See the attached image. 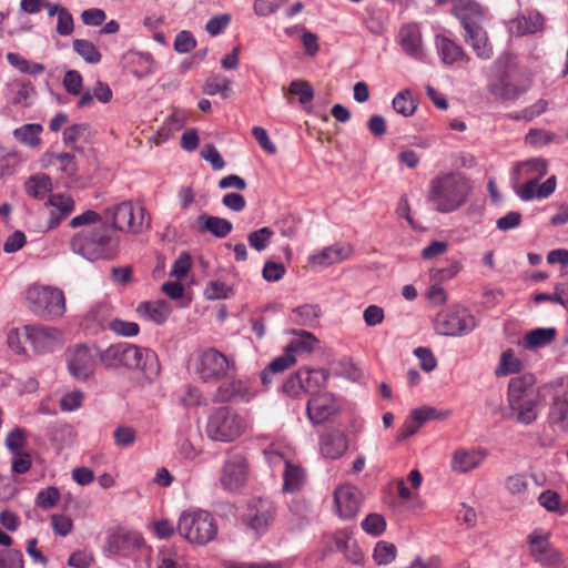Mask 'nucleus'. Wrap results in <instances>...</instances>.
Listing matches in <instances>:
<instances>
[{
	"instance_id": "nucleus-1",
	"label": "nucleus",
	"mask_w": 568,
	"mask_h": 568,
	"mask_svg": "<svg viewBox=\"0 0 568 568\" xmlns=\"http://www.w3.org/2000/svg\"><path fill=\"white\" fill-rule=\"evenodd\" d=\"M71 229H80L70 239V250L83 258L95 262L112 260L118 252L119 241L113 229L93 210L72 217Z\"/></svg>"
},
{
	"instance_id": "nucleus-2",
	"label": "nucleus",
	"mask_w": 568,
	"mask_h": 568,
	"mask_svg": "<svg viewBox=\"0 0 568 568\" xmlns=\"http://www.w3.org/2000/svg\"><path fill=\"white\" fill-rule=\"evenodd\" d=\"M473 192L471 181L460 172H440L428 183L427 202L438 213L462 209Z\"/></svg>"
},
{
	"instance_id": "nucleus-3",
	"label": "nucleus",
	"mask_w": 568,
	"mask_h": 568,
	"mask_svg": "<svg viewBox=\"0 0 568 568\" xmlns=\"http://www.w3.org/2000/svg\"><path fill=\"white\" fill-rule=\"evenodd\" d=\"M507 403L510 417L517 423L529 425L537 419L540 394L531 374L513 377L507 388Z\"/></svg>"
},
{
	"instance_id": "nucleus-4",
	"label": "nucleus",
	"mask_w": 568,
	"mask_h": 568,
	"mask_svg": "<svg viewBox=\"0 0 568 568\" xmlns=\"http://www.w3.org/2000/svg\"><path fill=\"white\" fill-rule=\"evenodd\" d=\"M495 67L503 72L498 78L489 81L487 90L496 99L516 100L529 90L531 78L525 69L517 65L513 55H500L495 61Z\"/></svg>"
},
{
	"instance_id": "nucleus-5",
	"label": "nucleus",
	"mask_w": 568,
	"mask_h": 568,
	"mask_svg": "<svg viewBox=\"0 0 568 568\" xmlns=\"http://www.w3.org/2000/svg\"><path fill=\"white\" fill-rule=\"evenodd\" d=\"M250 428V422L239 409L223 405L213 408L205 422V435L214 442L231 444L239 440Z\"/></svg>"
},
{
	"instance_id": "nucleus-6",
	"label": "nucleus",
	"mask_w": 568,
	"mask_h": 568,
	"mask_svg": "<svg viewBox=\"0 0 568 568\" xmlns=\"http://www.w3.org/2000/svg\"><path fill=\"white\" fill-rule=\"evenodd\" d=\"M176 531L187 542L204 546L215 539L219 525L210 511L190 508L180 514Z\"/></svg>"
},
{
	"instance_id": "nucleus-7",
	"label": "nucleus",
	"mask_w": 568,
	"mask_h": 568,
	"mask_svg": "<svg viewBox=\"0 0 568 568\" xmlns=\"http://www.w3.org/2000/svg\"><path fill=\"white\" fill-rule=\"evenodd\" d=\"M191 367L203 382H219L234 368V363L215 348L196 351L191 357Z\"/></svg>"
},
{
	"instance_id": "nucleus-8",
	"label": "nucleus",
	"mask_w": 568,
	"mask_h": 568,
	"mask_svg": "<svg viewBox=\"0 0 568 568\" xmlns=\"http://www.w3.org/2000/svg\"><path fill=\"white\" fill-rule=\"evenodd\" d=\"M29 308L43 318H58L65 313V298L61 290L52 286L33 285L26 295Z\"/></svg>"
},
{
	"instance_id": "nucleus-9",
	"label": "nucleus",
	"mask_w": 568,
	"mask_h": 568,
	"mask_svg": "<svg viewBox=\"0 0 568 568\" xmlns=\"http://www.w3.org/2000/svg\"><path fill=\"white\" fill-rule=\"evenodd\" d=\"M477 324L476 317L466 307L453 305L437 314L434 327L439 335L459 337L470 334Z\"/></svg>"
},
{
	"instance_id": "nucleus-10",
	"label": "nucleus",
	"mask_w": 568,
	"mask_h": 568,
	"mask_svg": "<svg viewBox=\"0 0 568 568\" xmlns=\"http://www.w3.org/2000/svg\"><path fill=\"white\" fill-rule=\"evenodd\" d=\"M105 217L112 220V229L140 233L150 226L145 210L141 204L131 201L121 202L105 211Z\"/></svg>"
},
{
	"instance_id": "nucleus-11",
	"label": "nucleus",
	"mask_w": 568,
	"mask_h": 568,
	"mask_svg": "<svg viewBox=\"0 0 568 568\" xmlns=\"http://www.w3.org/2000/svg\"><path fill=\"white\" fill-rule=\"evenodd\" d=\"M527 544L530 557L541 567L560 568L567 565L568 559L551 544L549 534L534 530L527 536Z\"/></svg>"
},
{
	"instance_id": "nucleus-12",
	"label": "nucleus",
	"mask_w": 568,
	"mask_h": 568,
	"mask_svg": "<svg viewBox=\"0 0 568 568\" xmlns=\"http://www.w3.org/2000/svg\"><path fill=\"white\" fill-rule=\"evenodd\" d=\"M26 339L30 343L36 354L51 353L62 343V333L54 327L43 325H26L23 327Z\"/></svg>"
},
{
	"instance_id": "nucleus-13",
	"label": "nucleus",
	"mask_w": 568,
	"mask_h": 568,
	"mask_svg": "<svg viewBox=\"0 0 568 568\" xmlns=\"http://www.w3.org/2000/svg\"><path fill=\"white\" fill-rule=\"evenodd\" d=\"M67 368L77 381L89 379L95 369V352L84 345H78L65 352Z\"/></svg>"
},
{
	"instance_id": "nucleus-14",
	"label": "nucleus",
	"mask_w": 568,
	"mask_h": 568,
	"mask_svg": "<svg viewBox=\"0 0 568 568\" xmlns=\"http://www.w3.org/2000/svg\"><path fill=\"white\" fill-rule=\"evenodd\" d=\"M248 464L244 456L234 454L229 456L222 468L220 481L222 487L229 491H237L247 481Z\"/></svg>"
},
{
	"instance_id": "nucleus-15",
	"label": "nucleus",
	"mask_w": 568,
	"mask_h": 568,
	"mask_svg": "<svg viewBox=\"0 0 568 568\" xmlns=\"http://www.w3.org/2000/svg\"><path fill=\"white\" fill-rule=\"evenodd\" d=\"M339 412V404L332 393H316L311 396L306 405V414L315 425L328 422Z\"/></svg>"
},
{
	"instance_id": "nucleus-16",
	"label": "nucleus",
	"mask_w": 568,
	"mask_h": 568,
	"mask_svg": "<svg viewBox=\"0 0 568 568\" xmlns=\"http://www.w3.org/2000/svg\"><path fill=\"white\" fill-rule=\"evenodd\" d=\"M129 354V371H138L148 382H152L160 373V363L156 354L146 347L131 344Z\"/></svg>"
},
{
	"instance_id": "nucleus-17",
	"label": "nucleus",
	"mask_w": 568,
	"mask_h": 568,
	"mask_svg": "<svg viewBox=\"0 0 568 568\" xmlns=\"http://www.w3.org/2000/svg\"><path fill=\"white\" fill-rule=\"evenodd\" d=\"M362 501V493L351 484L341 485L334 491L335 511L342 519H352L357 516Z\"/></svg>"
},
{
	"instance_id": "nucleus-18",
	"label": "nucleus",
	"mask_w": 568,
	"mask_h": 568,
	"mask_svg": "<svg viewBox=\"0 0 568 568\" xmlns=\"http://www.w3.org/2000/svg\"><path fill=\"white\" fill-rule=\"evenodd\" d=\"M487 457L485 448H458L452 454L450 469L455 474H468L479 468Z\"/></svg>"
},
{
	"instance_id": "nucleus-19",
	"label": "nucleus",
	"mask_w": 568,
	"mask_h": 568,
	"mask_svg": "<svg viewBox=\"0 0 568 568\" xmlns=\"http://www.w3.org/2000/svg\"><path fill=\"white\" fill-rule=\"evenodd\" d=\"M397 40L402 50L410 58L419 61L425 58L426 52L418 24L408 23L403 26L399 29Z\"/></svg>"
},
{
	"instance_id": "nucleus-20",
	"label": "nucleus",
	"mask_w": 568,
	"mask_h": 568,
	"mask_svg": "<svg viewBox=\"0 0 568 568\" xmlns=\"http://www.w3.org/2000/svg\"><path fill=\"white\" fill-rule=\"evenodd\" d=\"M552 405L550 408V419L555 424H561L568 427V376L554 382Z\"/></svg>"
},
{
	"instance_id": "nucleus-21",
	"label": "nucleus",
	"mask_w": 568,
	"mask_h": 568,
	"mask_svg": "<svg viewBox=\"0 0 568 568\" xmlns=\"http://www.w3.org/2000/svg\"><path fill=\"white\" fill-rule=\"evenodd\" d=\"M353 253L348 243H335L326 246L308 257V264L314 267H328L347 260Z\"/></svg>"
},
{
	"instance_id": "nucleus-22",
	"label": "nucleus",
	"mask_w": 568,
	"mask_h": 568,
	"mask_svg": "<svg viewBox=\"0 0 568 568\" xmlns=\"http://www.w3.org/2000/svg\"><path fill=\"white\" fill-rule=\"evenodd\" d=\"M320 453L324 458L338 459L348 449L347 436L338 429H329L320 437Z\"/></svg>"
},
{
	"instance_id": "nucleus-23",
	"label": "nucleus",
	"mask_w": 568,
	"mask_h": 568,
	"mask_svg": "<svg viewBox=\"0 0 568 568\" xmlns=\"http://www.w3.org/2000/svg\"><path fill=\"white\" fill-rule=\"evenodd\" d=\"M143 545V538L132 531L118 529L110 534L105 542V550L109 555L125 554L131 548H140Z\"/></svg>"
},
{
	"instance_id": "nucleus-24",
	"label": "nucleus",
	"mask_w": 568,
	"mask_h": 568,
	"mask_svg": "<svg viewBox=\"0 0 568 568\" xmlns=\"http://www.w3.org/2000/svg\"><path fill=\"white\" fill-rule=\"evenodd\" d=\"M275 516V508L268 500L260 499L253 507L252 513L245 517L246 525L257 534L264 532Z\"/></svg>"
},
{
	"instance_id": "nucleus-25",
	"label": "nucleus",
	"mask_w": 568,
	"mask_h": 568,
	"mask_svg": "<svg viewBox=\"0 0 568 568\" xmlns=\"http://www.w3.org/2000/svg\"><path fill=\"white\" fill-rule=\"evenodd\" d=\"M219 393L223 400L248 403L256 396L257 392L248 381L237 378L222 384L219 387Z\"/></svg>"
},
{
	"instance_id": "nucleus-26",
	"label": "nucleus",
	"mask_w": 568,
	"mask_h": 568,
	"mask_svg": "<svg viewBox=\"0 0 568 568\" xmlns=\"http://www.w3.org/2000/svg\"><path fill=\"white\" fill-rule=\"evenodd\" d=\"M540 179L530 178L528 181L515 189L516 194L523 201H531L534 199H546L551 195L556 189V176H549L544 183H539Z\"/></svg>"
},
{
	"instance_id": "nucleus-27",
	"label": "nucleus",
	"mask_w": 568,
	"mask_h": 568,
	"mask_svg": "<svg viewBox=\"0 0 568 568\" xmlns=\"http://www.w3.org/2000/svg\"><path fill=\"white\" fill-rule=\"evenodd\" d=\"M435 48L440 61L446 65L469 61V57L465 52L464 48L445 36H436Z\"/></svg>"
},
{
	"instance_id": "nucleus-28",
	"label": "nucleus",
	"mask_w": 568,
	"mask_h": 568,
	"mask_svg": "<svg viewBox=\"0 0 568 568\" xmlns=\"http://www.w3.org/2000/svg\"><path fill=\"white\" fill-rule=\"evenodd\" d=\"M48 204L52 207L48 219V229L53 230L65 220L75 207L74 200L63 193H55L50 195Z\"/></svg>"
},
{
	"instance_id": "nucleus-29",
	"label": "nucleus",
	"mask_w": 568,
	"mask_h": 568,
	"mask_svg": "<svg viewBox=\"0 0 568 568\" xmlns=\"http://www.w3.org/2000/svg\"><path fill=\"white\" fill-rule=\"evenodd\" d=\"M465 30V41L468 43L477 58L489 60L493 57V45L488 39L487 32L481 26L470 27Z\"/></svg>"
},
{
	"instance_id": "nucleus-30",
	"label": "nucleus",
	"mask_w": 568,
	"mask_h": 568,
	"mask_svg": "<svg viewBox=\"0 0 568 568\" xmlns=\"http://www.w3.org/2000/svg\"><path fill=\"white\" fill-rule=\"evenodd\" d=\"M454 14L460 21L464 30H468V26L478 27L484 17L481 6L474 0H459L453 9Z\"/></svg>"
},
{
	"instance_id": "nucleus-31",
	"label": "nucleus",
	"mask_w": 568,
	"mask_h": 568,
	"mask_svg": "<svg viewBox=\"0 0 568 568\" xmlns=\"http://www.w3.org/2000/svg\"><path fill=\"white\" fill-rule=\"evenodd\" d=\"M130 343H118L110 345L100 353V361L106 368L118 369L128 368Z\"/></svg>"
},
{
	"instance_id": "nucleus-32",
	"label": "nucleus",
	"mask_w": 568,
	"mask_h": 568,
	"mask_svg": "<svg viewBox=\"0 0 568 568\" xmlns=\"http://www.w3.org/2000/svg\"><path fill=\"white\" fill-rule=\"evenodd\" d=\"M196 222L202 233L209 232L219 239L226 237L233 230V224L229 220L205 213L199 215Z\"/></svg>"
},
{
	"instance_id": "nucleus-33",
	"label": "nucleus",
	"mask_w": 568,
	"mask_h": 568,
	"mask_svg": "<svg viewBox=\"0 0 568 568\" xmlns=\"http://www.w3.org/2000/svg\"><path fill=\"white\" fill-rule=\"evenodd\" d=\"M298 373L302 375L304 395L320 393L318 390L326 386L329 376L328 372L322 368L303 367L298 369Z\"/></svg>"
},
{
	"instance_id": "nucleus-34",
	"label": "nucleus",
	"mask_w": 568,
	"mask_h": 568,
	"mask_svg": "<svg viewBox=\"0 0 568 568\" xmlns=\"http://www.w3.org/2000/svg\"><path fill=\"white\" fill-rule=\"evenodd\" d=\"M139 315L155 324H163L171 314V307L166 302H143L136 308Z\"/></svg>"
},
{
	"instance_id": "nucleus-35",
	"label": "nucleus",
	"mask_w": 568,
	"mask_h": 568,
	"mask_svg": "<svg viewBox=\"0 0 568 568\" xmlns=\"http://www.w3.org/2000/svg\"><path fill=\"white\" fill-rule=\"evenodd\" d=\"M43 168L54 166L67 176H72L77 171L74 156L70 153H44L41 156Z\"/></svg>"
},
{
	"instance_id": "nucleus-36",
	"label": "nucleus",
	"mask_w": 568,
	"mask_h": 568,
	"mask_svg": "<svg viewBox=\"0 0 568 568\" xmlns=\"http://www.w3.org/2000/svg\"><path fill=\"white\" fill-rule=\"evenodd\" d=\"M284 465L285 469L283 473V491H298L306 483L305 470L300 465L293 464L288 460H285Z\"/></svg>"
},
{
	"instance_id": "nucleus-37",
	"label": "nucleus",
	"mask_w": 568,
	"mask_h": 568,
	"mask_svg": "<svg viewBox=\"0 0 568 568\" xmlns=\"http://www.w3.org/2000/svg\"><path fill=\"white\" fill-rule=\"evenodd\" d=\"M556 333L554 327L535 328L524 336L520 344L524 348L530 351L545 347L555 339Z\"/></svg>"
},
{
	"instance_id": "nucleus-38",
	"label": "nucleus",
	"mask_w": 568,
	"mask_h": 568,
	"mask_svg": "<svg viewBox=\"0 0 568 568\" xmlns=\"http://www.w3.org/2000/svg\"><path fill=\"white\" fill-rule=\"evenodd\" d=\"M295 337L286 346L288 352L297 358L302 354H311L318 345V339L304 329L294 331Z\"/></svg>"
},
{
	"instance_id": "nucleus-39",
	"label": "nucleus",
	"mask_w": 568,
	"mask_h": 568,
	"mask_svg": "<svg viewBox=\"0 0 568 568\" xmlns=\"http://www.w3.org/2000/svg\"><path fill=\"white\" fill-rule=\"evenodd\" d=\"M524 368L523 361L517 357L513 349H506L501 353L499 363L495 368V375L503 377L511 374H517Z\"/></svg>"
},
{
	"instance_id": "nucleus-40",
	"label": "nucleus",
	"mask_w": 568,
	"mask_h": 568,
	"mask_svg": "<svg viewBox=\"0 0 568 568\" xmlns=\"http://www.w3.org/2000/svg\"><path fill=\"white\" fill-rule=\"evenodd\" d=\"M52 189L49 175L39 173L28 179L26 182L27 193L34 199H44Z\"/></svg>"
},
{
	"instance_id": "nucleus-41",
	"label": "nucleus",
	"mask_w": 568,
	"mask_h": 568,
	"mask_svg": "<svg viewBox=\"0 0 568 568\" xmlns=\"http://www.w3.org/2000/svg\"><path fill=\"white\" fill-rule=\"evenodd\" d=\"M72 48L87 63L97 64L102 59L99 49L89 40L75 39L72 42Z\"/></svg>"
},
{
	"instance_id": "nucleus-42",
	"label": "nucleus",
	"mask_w": 568,
	"mask_h": 568,
	"mask_svg": "<svg viewBox=\"0 0 568 568\" xmlns=\"http://www.w3.org/2000/svg\"><path fill=\"white\" fill-rule=\"evenodd\" d=\"M42 131V126L40 124H24L13 131L14 138L31 148H36L40 144V133Z\"/></svg>"
},
{
	"instance_id": "nucleus-43",
	"label": "nucleus",
	"mask_w": 568,
	"mask_h": 568,
	"mask_svg": "<svg viewBox=\"0 0 568 568\" xmlns=\"http://www.w3.org/2000/svg\"><path fill=\"white\" fill-rule=\"evenodd\" d=\"M320 316V308L316 305H303L294 308L291 320L302 326H313Z\"/></svg>"
},
{
	"instance_id": "nucleus-44",
	"label": "nucleus",
	"mask_w": 568,
	"mask_h": 568,
	"mask_svg": "<svg viewBox=\"0 0 568 568\" xmlns=\"http://www.w3.org/2000/svg\"><path fill=\"white\" fill-rule=\"evenodd\" d=\"M516 170L523 173L528 179L537 178L541 179L547 174L548 166L547 162L544 159H530L528 161L521 162L516 166Z\"/></svg>"
},
{
	"instance_id": "nucleus-45",
	"label": "nucleus",
	"mask_w": 568,
	"mask_h": 568,
	"mask_svg": "<svg viewBox=\"0 0 568 568\" xmlns=\"http://www.w3.org/2000/svg\"><path fill=\"white\" fill-rule=\"evenodd\" d=\"M393 108L398 114L408 118L415 113L417 105L412 97L410 91L406 89L398 92L394 97Z\"/></svg>"
},
{
	"instance_id": "nucleus-46",
	"label": "nucleus",
	"mask_w": 568,
	"mask_h": 568,
	"mask_svg": "<svg viewBox=\"0 0 568 568\" xmlns=\"http://www.w3.org/2000/svg\"><path fill=\"white\" fill-rule=\"evenodd\" d=\"M231 81L222 75V74H212L210 75L204 85L203 92L207 95L222 94V97L226 98V92L230 91Z\"/></svg>"
},
{
	"instance_id": "nucleus-47",
	"label": "nucleus",
	"mask_w": 568,
	"mask_h": 568,
	"mask_svg": "<svg viewBox=\"0 0 568 568\" xmlns=\"http://www.w3.org/2000/svg\"><path fill=\"white\" fill-rule=\"evenodd\" d=\"M273 235V230L271 227L264 226L251 232L247 235V242L252 248L256 250L257 252H262L268 246Z\"/></svg>"
},
{
	"instance_id": "nucleus-48",
	"label": "nucleus",
	"mask_w": 568,
	"mask_h": 568,
	"mask_svg": "<svg viewBox=\"0 0 568 568\" xmlns=\"http://www.w3.org/2000/svg\"><path fill=\"white\" fill-rule=\"evenodd\" d=\"M60 498H61L60 490L54 486H50L44 489H41L37 494L36 505L43 510H49V509L53 508L54 506H57Z\"/></svg>"
},
{
	"instance_id": "nucleus-49",
	"label": "nucleus",
	"mask_w": 568,
	"mask_h": 568,
	"mask_svg": "<svg viewBox=\"0 0 568 568\" xmlns=\"http://www.w3.org/2000/svg\"><path fill=\"white\" fill-rule=\"evenodd\" d=\"M396 547L386 541H378L374 548L373 558L378 565H388L396 558Z\"/></svg>"
},
{
	"instance_id": "nucleus-50",
	"label": "nucleus",
	"mask_w": 568,
	"mask_h": 568,
	"mask_svg": "<svg viewBox=\"0 0 568 568\" xmlns=\"http://www.w3.org/2000/svg\"><path fill=\"white\" fill-rule=\"evenodd\" d=\"M290 94L298 97L301 104L310 103L314 98V90L311 84L304 80H294L287 89Z\"/></svg>"
},
{
	"instance_id": "nucleus-51",
	"label": "nucleus",
	"mask_w": 568,
	"mask_h": 568,
	"mask_svg": "<svg viewBox=\"0 0 568 568\" xmlns=\"http://www.w3.org/2000/svg\"><path fill=\"white\" fill-rule=\"evenodd\" d=\"M12 102L16 104L27 105L29 100L34 95L36 91L31 83L14 82L11 85Z\"/></svg>"
},
{
	"instance_id": "nucleus-52",
	"label": "nucleus",
	"mask_w": 568,
	"mask_h": 568,
	"mask_svg": "<svg viewBox=\"0 0 568 568\" xmlns=\"http://www.w3.org/2000/svg\"><path fill=\"white\" fill-rule=\"evenodd\" d=\"M459 271L460 264L458 262H454L446 267L433 268L429 272L430 282L442 284L454 278Z\"/></svg>"
},
{
	"instance_id": "nucleus-53",
	"label": "nucleus",
	"mask_w": 568,
	"mask_h": 568,
	"mask_svg": "<svg viewBox=\"0 0 568 568\" xmlns=\"http://www.w3.org/2000/svg\"><path fill=\"white\" fill-rule=\"evenodd\" d=\"M63 88L71 95H79L83 89V78L77 70H68L62 80Z\"/></svg>"
},
{
	"instance_id": "nucleus-54",
	"label": "nucleus",
	"mask_w": 568,
	"mask_h": 568,
	"mask_svg": "<svg viewBox=\"0 0 568 568\" xmlns=\"http://www.w3.org/2000/svg\"><path fill=\"white\" fill-rule=\"evenodd\" d=\"M364 531L373 536H379L386 528L385 518L379 514H369L361 524Z\"/></svg>"
},
{
	"instance_id": "nucleus-55",
	"label": "nucleus",
	"mask_w": 568,
	"mask_h": 568,
	"mask_svg": "<svg viewBox=\"0 0 568 568\" xmlns=\"http://www.w3.org/2000/svg\"><path fill=\"white\" fill-rule=\"evenodd\" d=\"M303 387L302 375L297 371L285 379L284 384L282 385V390L290 397L300 398L304 395Z\"/></svg>"
},
{
	"instance_id": "nucleus-56",
	"label": "nucleus",
	"mask_w": 568,
	"mask_h": 568,
	"mask_svg": "<svg viewBox=\"0 0 568 568\" xmlns=\"http://www.w3.org/2000/svg\"><path fill=\"white\" fill-rule=\"evenodd\" d=\"M113 439L118 447L126 448L135 443L136 432L130 426H119L113 432Z\"/></svg>"
},
{
	"instance_id": "nucleus-57",
	"label": "nucleus",
	"mask_w": 568,
	"mask_h": 568,
	"mask_svg": "<svg viewBox=\"0 0 568 568\" xmlns=\"http://www.w3.org/2000/svg\"><path fill=\"white\" fill-rule=\"evenodd\" d=\"M84 394L80 389H73L65 393L60 398V408L62 412L77 410L83 403Z\"/></svg>"
},
{
	"instance_id": "nucleus-58",
	"label": "nucleus",
	"mask_w": 568,
	"mask_h": 568,
	"mask_svg": "<svg viewBox=\"0 0 568 568\" xmlns=\"http://www.w3.org/2000/svg\"><path fill=\"white\" fill-rule=\"evenodd\" d=\"M53 532L60 537L68 536L73 528V521L70 517L61 514H54L50 517Z\"/></svg>"
},
{
	"instance_id": "nucleus-59",
	"label": "nucleus",
	"mask_w": 568,
	"mask_h": 568,
	"mask_svg": "<svg viewBox=\"0 0 568 568\" xmlns=\"http://www.w3.org/2000/svg\"><path fill=\"white\" fill-rule=\"evenodd\" d=\"M189 113L182 109H174L173 112L166 118L164 128L169 133L181 130L187 122Z\"/></svg>"
},
{
	"instance_id": "nucleus-60",
	"label": "nucleus",
	"mask_w": 568,
	"mask_h": 568,
	"mask_svg": "<svg viewBox=\"0 0 568 568\" xmlns=\"http://www.w3.org/2000/svg\"><path fill=\"white\" fill-rule=\"evenodd\" d=\"M23 557L19 550H0V568H23Z\"/></svg>"
},
{
	"instance_id": "nucleus-61",
	"label": "nucleus",
	"mask_w": 568,
	"mask_h": 568,
	"mask_svg": "<svg viewBox=\"0 0 568 568\" xmlns=\"http://www.w3.org/2000/svg\"><path fill=\"white\" fill-rule=\"evenodd\" d=\"M176 558L178 554L173 548L162 547L156 556V568H181Z\"/></svg>"
},
{
	"instance_id": "nucleus-62",
	"label": "nucleus",
	"mask_w": 568,
	"mask_h": 568,
	"mask_svg": "<svg viewBox=\"0 0 568 568\" xmlns=\"http://www.w3.org/2000/svg\"><path fill=\"white\" fill-rule=\"evenodd\" d=\"M192 266V260L189 253H181L178 258L174 261L172 268L170 271V275L175 278H183L189 273Z\"/></svg>"
},
{
	"instance_id": "nucleus-63",
	"label": "nucleus",
	"mask_w": 568,
	"mask_h": 568,
	"mask_svg": "<svg viewBox=\"0 0 568 568\" xmlns=\"http://www.w3.org/2000/svg\"><path fill=\"white\" fill-rule=\"evenodd\" d=\"M232 290L225 283L220 281H211L205 287L204 295L207 300L227 298Z\"/></svg>"
},
{
	"instance_id": "nucleus-64",
	"label": "nucleus",
	"mask_w": 568,
	"mask_h": 568,
	"mask_svg": "<svg viewBox=\"0 0 568 568\" xmlns=\"http://www.w3.org/2000/svg\"><path fill=\"white\" fill-rule=\"evenodd\" d=\"M180 402L184 407L190 408L204 405L206 403V398L203 396L199 388L187 386L184 390V394L181 396Z\"/></svg>"
}]
</instances>
